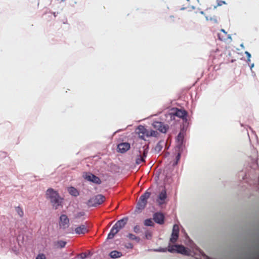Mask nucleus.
I'll return each instance as SVG.
<instances>
[{
    "instance_id": "nucleus-13",
    "label": "nucleus",
    "mask_w": 259,
    "mask_h": 259,
    "mask_svg": "<svg viewBox=\"0 0 259 259\" xmlns=\"http://www.w3.org/2000/svg\"><path fill=\"white\" fill-rule=\"evenodd\" d=\"M131 147L130 144L128 143H121L119 144L117 146V151L119 152L123 153L130 149Z\"/></svg>"
},
{
    "instance_id": "nucleus-32",
    "label": "nucleus",
    "mask_w": 259,
    "mask_h": 259,
    "mask_svg": "<svg viewBox=\"0 0 259 259\" xmlns=\"http://www.w3.org/2000/svg\"><path fill=\"white\" fill-rule=\"evenodd\" d=\"M183 138V136L182 135V134L181 133H180L178 136V140L179 141L182 140Z\"/></svg>"
},
{
    "instance_id": "nucleus-11",
    "label": "nucleus",
    "mask_w": 259,
    "mask_h": 259,
    "mask_svg": "<svg viewBox=\"0 0 259 259\" xmlns=\"http://www.w3.org/2000/svg\"><path fill=\"white\" fill-rule=\"evenodd\" d=\"M153 219L154 222L159 225H162L164 223V215L162 213L156 212L153 214Z\"/></svg>"
},
{
    "instance_id": "nucleus-14",
    "label": "nucleus",
    "mask_w": 259,
    "mask_h": 259,
    "mask_svg": "<svg viewBox=\"0 0 259 259\" xmlns=\"http://www.w3.org/2000/svg\"><path fill=\"white\" fill-rule=\"evenodd\" d=\"M143 156H141V154L138 156L136 160V163L137 164H140L142 162H145V158L147 156V154L148 153V147L145 148V146L143 147Z\"/></svg>"
},
{
    "instance_id": "nucleus-10",
    "label": "nucleus",
    "mask_w": 259,
    "mask_h": 259,
    "mask_svg": "<svg viewBox=\"0 0 259 259\" xmlns=\"http://www.w3.org/2000/svg\"><path fill=\"white\" fill-rule=\"evenodd\" d=\"M179 234V227L177 225H174L172 228V232L170 238V242L175 243L178 240Z\"/></svg>"
},
{
    "instance_id": "nucleus-4",
    "label": "nucleus",
    "mask_w": 259,
    "mask_h": 259,
    "mask_svg": "<svg viewBox=\"0 0 259 259\" xmlns=\"http://www.w3.org/2000/svg\"><path fill=\"white\" fill-rule=\"evenodd\" d=\"M168 114L171 118L176 116L182 118L183 120L186 121L188 113L184 109L173 108L170 110V112Z\"/></svg>"
},
{
    "instance_id": "nucleus-1",
    "label": "nucleus",
    "mask_w": 259,
    "mask_h": 259,
    "mask_svg": "<svg viewBox=\"0 0 259 259\" xmlns=\"http://www.w3.org/2000/svg\"><path fill=\"white\" fill-rule=\"evenodd\" d=\"M47 198L50 200L53 207L57 209L59 206H62V199L59 196L58 193L53 189H49L46 193Z\"/></svg>"
},
{
    "instance_id": "nucleus-28",
    "label": "nucleus",
    "mask_w": 259,
    "mask_h": 259,
    "mask_svg": "<svg viewBox=\"0 0 259 259\" xmlns=\"http://www.w3.org/2000/svg\"><path fill=\"white\" fill-rule=\"evenodd\" d=\"M134 231L136 233H139L140 232V227L139 226L136 225L134 227Z\"/></svg>"
},
{
    "instance_id": "nucleus-2",
    "label": "nucleus",
    "mask_w": 259,
    "mask_h": 259,
    "mask_svg": "<svg viewBox=\"0 0 259 259\" xmlns=\"http://www.w3.org/2000/svg\"><path fill=\"white\" fill-rule=\"evenodd\" d=\"M127 218H123L118 221L111 228L110 232L108 235L107 238L108 239L113 238L115 235L117 234L121 229L124 227L127 224Z\"/></svg>"
},
{
    "instance_id": "nucleus-19",
    "label": "nucleus",
    "mask_w": 259,
    "mask_h": 259,
    "mask_svg": "<svg viewBox=\"0 0 259 259\" xmlns=\"http://www.w3.org/2000/svg\"><path fill=\"white\" fill-rule=\"evenodd\" d=\"M163 144H164L163 141H159L157 144V145H156V146L155 147V151H156L157 152H159L162 150V149L163 148Z\"/></svg>"
},
{
    "instance_id": "nucleus-26",
    "label": "nucleus",
    "mask_w": 259,
    "mask_h": 259,
    "mask_svg": "<svg viewBox=\"0 0 259 259\" xmlns=\"http://www.w3.org/2000/svg\"><path fill=\"white\" fill-rule=\"evenodd\" d=\"M84 215V212H83V211H81V212H77L75 215V218L76 219H79L80 218V217L83 216Z\"/></svg>"
},
{
    "instance_id": "nucleus-18",
    "label": "nucleus",
    "mask_w": 259,
    "mask_h": 259,
    "mask_svg": "<svg viewBox=\"0 0 259 259\" xmlns=\"http://www.w3.org/2000/svg\"><path fill=\"white\" fill-rule=\"evenodd\" d=\"M66 244V242L62 241V240L58 241L57 242H55V246H56V247L57 248H63L65 247Z\"/></svg>"
},
{
    "instance_id": "nucleus-22",
    "label": "nucleus",
    "mask_w": 259,
    "mask_h": 259,
    "mask_svg": "<svg viewBox=\"0 0 259 259\" xmlns=\"http://www.w3.org/2000/svg\"><path fill=\"white\" fill-rule=\"evenodd\" d=\"M127 237L130 239V240H135L137 242H139L140 241V238L136 236V235H135L134 234H132V233H129L128 235H127Z\"/></svg>"
},
{
    "instance_id": "nucleus-3",
    "label": "nucleus",
    "mask_w": 259,
    "mask_h": 259,
    "mask_svg": "<svg viewBox=\"0 0 259 259\" xmlns=\"http://www.w3.org/2000/svg\"><path fill=\"white\" fill-rule=\"evenodd\" d=\"M136 133L139 135V137L144 140L145 137H156L157 132L153 130H148L144 126L139 125L136 130Z\"/></svg>"
},
{
    "instance_id": "nucleus-12",
    "label": "nucleus",
    "mask_w": 259,
    "mask_h": 259,
    "mask_svg": "<svg viewBox=\"0 0 259 259\" xmlns=\"http://www.w3.org/2000/svg\"><path fill=\"white\" fill-rule=\"evenodd\" d=\"M69 220L65 214H62L60 217V226L64 229L68 226Z\"/></svg>"
},
{
    "instance_id": "nucleus-37",
    "label": "nucleus",
    "mask_w": 259,
    "mask_h": 259,
    "mask_svg": "<svg viewBox=\"0 0 259 259\" xmlns=\"http://www.w3.org/2000/svg\"><path fill=\"white\" fill-rule=\"evenodd\" d=\"M160 204H162L163 203V202H160Z\"/></svg>"
},
{
    "instance_id": "nucleus-29",
    "label": "nucleus",
    "mask_w": 259,
    "mask_h": 259,
    "mask_svg": "<svg viewBox=\"0 0 259 259\" xmlns=\"http://www.w3.org/2000/svg\"><path fill=\"white\" fill-rule=\"evenodd\" d=\"M36 259H46V257L45 254H39L37 256Z\"/></svg>"
},
{
    "instance_id": "nucleus-20",
    "label": "nucleus",
    "mask_w": 259,
    "mask_h": 259,
    "mask_svg": "<svg viewBox=\"0 0 259 259\" xmlns=\"http://www.w3.org/2000/svg\"><path fill=\"white\" fill-rule=\"evenodd\" d=\"M166 198V193L165 190L162 191L158 196V199L162 201H164Z\"/></svg>"
},
{
    "instance_id": "nucleus-16",
    "label": "nucleus",
    "mask_w": 259,
    "mask_h": 259,
    "mask_svg": "<svg viewBox=\"0 0 259 259\" xmlns=\"http://www.w3.org/2000/svg\"><path fill=\"white\" fill-rule=\"evenodd\" d=\"M110 256L112 258H116L122 256V253L117 250H114L110 253Z\"/></svg>"
},
{
    "instance_id": "nucleus-24",
    "label": "nucleus",
    "mask_w": 259,
    "mask_h": 259,
    "mask_svg": "<svg viewBox=\"0 0 259 259\" xmlns=\"http://www.w3.org/2000/svg\"><path fill=\"white\" fill-rule=\"evenodd\" d=\"M144 224L146 226H154V224L152 219H146L144 221Z\"/></svg>"
},
{
    "instance_id": "nucleus-36",
    "label": "nucleus",
    "mask_w": 259,
    "mask_h": 259,
    "mask_svg": "<svg viewBox=\"0 0 259 259\" xmlns=\"http://www.w3.org/2000/svg\"><path fill=\"white\" fill-rule=\"evenodd\" d=\"M218 5H220V6H221V4H220V3H219V4H218Z\"/></svg>"
},
{
    "instance_id": "nucleus-34",
    "label": "nucleus",
    "mask_w": 259,
    "mask_h": 259,
    "mask_svg": "<svg viewBox=\"0 0 259 259\" xmlns=\"http://www.w3.org/2000/svg\"><path fill=\"white\" fill-rule=\"evenodd\" d=\"M127 248H133V245L131 243H129L128 245L126 246Z\"/></svg>"
},
{
    "instance_id": "nucleus-25",
    "label": "nucleus",
    "mask_w": 259,
    "mask_h": 259,
    "mask_svg": "<svg viewBox=\"0 0 259 259\" xmlns=\"http://www.w3.org/2000/svg\"><path fill=\"white\" fill-rule=\"evenodd\" d=\"M206 19L207 21L210 20L214 23H218L219 21L218 18L217 17H210V18H208V17H206Z\"/></svg>"
},
{
    "instance_id": "nucleus-15",
    "label": "nucleus",
    "mask_w": 259,
    "mask_h": 259,
    "mask_svg": "<svg viewBox=\"0 0 259 259\" xmlns=\"http://www.w3.org/2000/svg\"><path fill=\"white\" fill-rule=\"evenodd\" d=\"M88 232L87 227L84 225H81L75 229V232L77 234H84Z\"/></svg>"
},
{
    "instance_id": "nucleus-17",
    "label": "nucleus",
    "mask_w": 259,
    "mask_h": 259,
    "mask_svg": "<svg viewBox=\"0 0 259 259\" xmlns=\"http://www.w3.org/2000/svg\"><path fill=\"white\" fill-rule=\"evenodd\" d=\"M68 192L69 194L73 196H77L79 195V192L74 187H70L68 188Z\"/></svg>"
},
{
    "instance_id": "nucleus-5",
    "label": "nucleus",
    "mask_w": 259,
    "mask_h": 259,
    "mask_svg": "<svg viewBox=\"0 0 259 259\" xmlns=\"http://www.w3.org/2000/svg\"><path fill=\"white\" fill-rule=\"evenodd\" d=\"M105 200V197L102 194L96 195L90 199L87 205L90 207L96 206L101 204Z\"/></svg>"
},
{
    "instance_id": "nucleus-31",
    "label": "nucleus",
    "mask_w": 259,
    "mask_h": 259,
    "mask_svg": "<svg viewBox=\"0 0 259 259\" xmlns=\"http://www.w3.org/2000/svg\"><path fill=\"white\" fill-rule=\"evenodd\" d=\"M245 54L246 55V56L247 57L248 60L249 61H250V58L251 57L250 54L249 52H247V51L245 52Z\"/></svg>"
},
{
    "instance_id": "nucleus-21",
    "label": "nucleus",
    "mask_w": 259,
    "mask_h": 259,
    "mask_svg": "<svg viewBox=\"0 0 259 259\" xmlns=\"http://www.w3.org/2000/svg\"><path fill=\"white\" fill-rule=\"evenodd\" d=\"M221 31L223 33V34H221V33H218L219 39L221 40H225L226 39L227 33L224 29H222Z\"/></svg>"
},
{
    "instance_id": "nucleus-23",
    "label": "nucleus",
    "mask_w": 259,
    "mask_h": 259,
    "mask_svg": "<svg viewBox=\"0 0 259 259\" xmlns=\"http://www.w3.org/2000/svg\"><path fill=\"white\" fill-rule=\"evenodd\" d=\"M16 211L20 218H22L24 215V212L21 207L17 206L15 207Z\"/></svg>"
},
{
    "instance_id": "nucleus-35",
    "label": "nucleus",
    "mask_w": 259,
    "mask_h": 259,
    "mask_svg": "<svg viewBox=\"0 0 259 259\" xmlns=\"http://www.w3.org/2000/svg\"><path fill=\"white\" fill-rule=\"evenodd\" d=\"M222 3L225 4V2H222Z\"/></svg>"
},
{
    "instance_id": "nucleus-27",
    "label": "nucleus",
    "mask_w": 259,
    "mask_h": 259,
    "mask_svg": "<svg viewBox=\"0 0 259 259\" xmlns=\"http://www.w3.org/2000/svg\"><path fill=\"white\" fill-rule=\"evenodd\" d=\"M151 237H152V233H151V232H150L149 231H146L145 232V237L147 239H151Z\"/></svg>"
},
{
    "instance_id": "nucleus-33",
    "label": "nucleus",
    "mask_w": 259,
    "mask_h": 259,
    "mask_svg": "<svg viewBox=\"0 0 259 259\" xmlns=\"http://www.w3.org/2000/svg\"><path fill=\"white\" fill-rule=\"evenodd\" d=\"M180 153H178V154L177 155V156H176V160H177V161L175 163V164H177V163H178V161L179 160L180 158Z\"/></svg>"
},
{
    "instance_id": "nucleus-8",
    "label": "nucleus",
    "mask_w": 259,
    "mask_h": 259,
    "mask_svg": "<svg viewBox=\"0 0 259 259\" xmlns=\"http://www.w3.org/2000/svg\"><path fill=\"white\" fill-rule=\"evenodd\" d=\"M83 177L85 179L96 184L99 185L102 183L101 180L98 177L91 173H85V174L83 175Z\"/></svg>"
},
{
    "instance_id": "nucleus-9",
    "label": "nucleus",
    "mask_w": 259,
    "mask_h": 259,
    "mask_svg": "<svg viewBox=\"0 0 259 259\" xmlns=\"http://www.w3.org/2000/svg\"><path fill=\"white\" fill-rule=\"evenodd\" d=\"M152 125L153 127L159 131L160 132L165 133L168 128V125L163 124V123L160 121H154L153 122Z\"/></svg>"
},
{
    "instance_id": "nucleus-30",
    "label": "nucleus",
    "mask_w": 259,
    "mask_h": 259,
    "mask_svg": "<svg viewBox=\"0 0 259 259\" xmlns=\"http://www.w3.org/2000/svg\"><path fill=\"white\" fill-rule=\"evenodd\" d=\"M81 259H84L87 257V254L85 253L82 252L78 255Z\"/></svg>"
},
{
    "instance_id": "nucleus-6",
    "label": "nucleus",
    "mask_w": 259,
    "mask_h": 259,
    "mask_svg": "<svg viewBox=\"0 0 259 259\" xmlns=\"http://www.w3.org/2000/svg\"><path fill=\"white\" fill-rule=\"evenodd\" d=\"M168 251L171 253L177 252L184 255H189L188 249L182 245H169L168 246Z\"/></svg>"
},
{
    "instance_id": "nucleus-7",
    "label": "nucleus",
    "mask_w": 259,
    "mask_h": 259,
    "mask_svg": "<svg viewBox=\"0 0 259 259\" xmlns=\"http://www.w3.org/2000/svg\"><path fill=\"white\" fill-rule=\"evenodd\" d=\"M150 194V192L146 191L140 196L137 204V209L142 210L145 208L147 203V199L149 198Z\"/></svg>"
}]
</instances>
